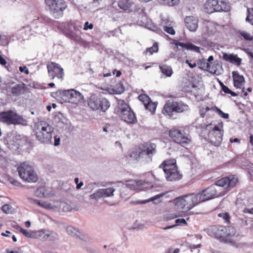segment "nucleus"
I'll return each instance as SVG.
<instances>
[{"label": "nucleus", "mask_w": 253, "mask_h": 253, "mask_svg": "<svg viewBox=\"0 0 253 253\" xmlns=\"http://www.w3.org/2000/svg\"><path fill=\"white\" fill-rule=\"evenodd\" d=\"M115 189L113 188L109 187L99 189L96 193L90 195L91 199H97L101 197H108L113 196Z\"/></svg>", "instance_id": "obj_20"}, {"label": "nucleus", "mask_w": 253, "mask_h": 253, "mask_svg": "<svg viewBox=\"0 0 253 253\" xmlns=\"http://www.w3.org/2000/svg\"><path fill=\"white\" fill-rule=\"evenodd\" d=\"M44 1L51 14L56 19L63 16V11L67 7L64 0H45Z\"/></svg>", "instance_id": "obj_10"}, {"label": "nucleus", "mask_w": 253, "mask_h": 253, "mask_svg": "<svg viewBox=\"0 0 253 253\" xmlns=\"http://www.w3.org/2000/svg\"><path fill=\"white\" fill-rule=\"evenodd\" d=\"M47 69L48 76L51 80L56 78L61 82L63 80L64 70L58 64L53 62H48Z\"/></svg>", "instance_id": "obj_13"}, {"label": "nucleus", "mask_w": 253, "mask_h": 253, "mask_svg": "<svg viewBox=\"0 0 253 253\" xmlns=\"http://www.w3.org/2000/svg\"><path fill=\"white\" fill-rule=\"evenodd\" d=\"M173 43L174 44L176 49H178V46H180L183 50L193 51L197 53L200 52L199 47L190 42L184 43L178 40H174Z\"/></svg>", "instance_id": "obj_19"}, {"label": "nucleus", "mask_w": 253, "mask_h": 253, "mask_svg": "<svg viewBox=\"0 0 253 253\" xmlns=\"http://www.w3.org/2000/svg\"><path fill=\"white\" fill-rule=\"evenodd\" d=\"M210 64L205 59H202L199 61L198 66L200 69L207 71L208 67L210 66Z\"/></svg>", "instance_id": "obj_33"}, {"label": "nucleus", "mask_w": 253, "mask_h": 253, "mask_svg": "<svg viewBox=\"0 0 253 253\" xmlns=\"http://www.w3.org/2000/svg\"><path fill=\"white\" fill-rule=\"evenodd\" d=\"M163 4L169 6L177 5L179 3V0H160Z\"/></svg>", "instance_id": "obj_35"}, {"label": "nucleus", "mask_w": 253, "mask_h": 253, "mask_svg": "<svg viewBox=\"0 0 253 253\" xmlns=\"http://www.w3.org/2000/svg\"><path fill=\"white\" fill-rule=\"evenodd\" d=\"M11 183L13 185L16 186H19L20 185V183L19 181H18L17 180H14V179H12L11 181Z\"/></svg>", "instance_id": "obj_54"}, {"label": "nucleus", "mask_w": 253, "mask_h": 253, "mask_svg": "<svg viewBox=\"0 0 253 253\" xmlns=\"http://www.w3.org/2000/svg\"><path fill=\"white\" fill-rule=\"evenodd\" d=\"M140 153L142 156L145 155L149 158L156 153V145L150 142H146L138 145Z\"/></svg>", "instance_id": "obj_16"}, {"label": "nucleus", "mask_w": 253, "mask_h": 253, "mask_svg": "<svg viewBox=\"0 0 253 253\" xmlns=\"http://www.w3.org/2000/svg\"><path fill=\"white\" fill-rule=\"evenodd\" d=\"M218 65V63L210 64V66L208 67L207 71L213 75H219V73L217 70V66Z\"/></svg>", "instance_id": "obj_34"}, {"label": "nucleus", "mask_w": 253, "mask_h": 253, "mask_svg": "<svg viewBox=\"0 0 253 253\" xmlns=\"http://www.w3.org/2000/svg\"><path fill=\"white\" fill-rule=\"evenodd\" d=\"M145 177L146 179L143 180H130L128 181L127 186L130 189L134 190H146L163 187L161 180L156 177L152 173L150 172L146 173Z\"/></svg>", "instance_id": "obj_2"}, {"label": "nucleus", "mask_w": 253, "mask_h": 253, "mask_svg": "<svg viewBox=\"0 0 253 253\" xmlns=\"http://www.w3.org/2000/svg\"><path fill=\"white\" fill-rule=\"evenodd\" d=\"M223 134V124L215 126L208 133V137L210 142L215 146L220 144Z\"/></svg>", "instance_id": "obj_14"}, {"label": "nucleus", "mask_w": 253, "mask_h": 253, "mask_svg": "<svg viewBox=\"0 0 253 253\" xmlns=\"http://www.w3.org/2000/svg\"><path fill=\"white\" fill-rule=\"evenodd\" d=\"M168 193V192L167 193H162L159 194H158L153 197L150 198V199L146 200H143V201H137L135 202L136 204H146L147 203L150 202H154L156 200L159 199L160 198L164 196L165 195H167Z\"/></svg>", "instance_id": "obj_29"}, {"label": "nucleus", "mask_w": 253, "mask_h": 253, "mask_svg": "<svg viewBox=\"0 0 253 253\" xmlns=\"http://www.w3.org/2000/svg\"><path fill=\"white\" fill-rule=\"evenodd\" d=\"M113 4L124 11L130 12L134 2L132 0H114Z\"/></svg>", "instance_id": "obj_18"}, {"label": "nucleus", "mask_w": 253, "mask_h": 253, "mask_svg": "<svg viewBox=\"0 0 253 253\" xmlns=\"http://www.w3.org/2000/svg\"><path fill=\"white\" fill-rule=\"evenodd\" d=\"M169 136L174 142L183 147L187 146L192 143L191 136L183 130L173 128L169 130Z\"/></svg>", "instance_id": "obj_9"}, {"label": "nucleus", "mask_w": 253, "mask_h": 253, "mask_svg": "<svg viewBox=\"0 0 253 253\" xmlns=\"http://www.w3.org/2000/svg\"><path fill=\"white\" fill-rule=\"evenodd\" d=\"M82 26L77 22L69 21L64 24L63 32L68 38L77 41L79 40V35L81 33Z\"/></svg>", "instance_id": "obj_11"}, {"label": "nucleus", "mask_w": 253, "mask_h": 253, "mask_svg": "<svg viewBox=\"0 0 253 253\" xmlns=\"http://www.w3.org/2000/svg\"><path fill=\"white\" fill-rule=\"evenodd\" d=\"M238 182L239 179L235 175H230L217 180L215 182V185L222 187L223 189L217 190L215 186H211L203 190L202 192L197 194L200 203L213 198L224 196L232 188L235 187Z\"/></svg>", "instance_id": "obj_1"}, {"label": "nucleus", "mask_w": 253, "mask_h": 253, "mask_svg": "<svg viewBox=\"0 0 253 253\" xmlns=\"http://www.w3.org/2000/svg\"><path fill=\"white\" fill-rule=\"evenodd\" d=\"M175 101H168L165 104L162 110V113L165 115H168L170 117L172 116V113L174 112Z\"/></svg>", "instance_id": "obj_24"}, {"label": "nucleus", "mask_w": 253, "mask_h": 253, "mask_svg": "<svg viewBox=\"0 0 253 253\" xmlns=\"http://www.w3.org/2000/svg\"><path fill=\"white\" fill-rule=\"evenodd\" d=\"M250 142L253 146V135L251 134L250 136Z\"/></svg>", "instance_id": "obj_61"}, {"label": "nucleus", "mask_w": 253, "mask_h": 253, "mask_svg": "<svg viewBox=\"0 0 253 253\" xmlns=\"http://www.w3.org/2000/svg\"><path fill=\"white\" fill-rule=\"evenodd\" d=\"M184 21L186 27L190 31H195L197 29L198 20L194 16L186 17Z\"/></svg>", "instance_id": "obj_23"}, {"label": "nucleus", "mask_w": 253, "mask_h": 253, "mask_svg": "<svg viewBox=\"0 0 253 253\" xmlns=\"http://www.w3.org/2000/svg\"><path fill=\"white\" fill-rule=\"evenodd\" d=\"M12 207L8 204H5L3 205L1 208L2 211L5 213H9L12 211Z\"/></svg>", "instance_id": "obj_44"}, {"label": "nucleus", "mask_w": 253, "mask_h": 253, "mask_svg": "<svg viewBox=\"0 0 253 253\" xmlns=\"http://www.w3.org/2000/svg\"><path fill=\"white\" fill-rule=\"evenodd\" d=\"M141 157H142V156L140 153L138 146L137 149L130 151L126 155V158L131 160H137Z\"/></svg>", "instance_id": "obj_27"}, {"label": "nucleus", "mask_w": 253, "mask_h": 253, "mask_svg": "<svg viewBox=\"0 0 253 253\" xmlns=\"http://www.w3.org/2000/svg\"><path fill=\"white\" fill-rule=\"evenodd\" d=\"M0 44H1L2 45L6 44V42L2 41V37L0 35Z\"/></svg>", "instance_id": "obj_60"}, {"label": "nucleus", "mask_w": 253, "mask_h": 253, "mask_svg": "<svg viewBox=\"0 0 253 253\" xmlns=\"http://www.w3.org/2000/svg\"><path fill=\"white\" fill-rule=\"evenodd\" d=\"M159 67L162 73L166 77H169L172 75L173 71L170 66L163 64L160 65Z\"/></svg>", "instance_id": "obj_28"}, {"label": "nucleus", "mask_w": 253, "mask_h": 253, "mask_svg": "<svg viewBox=\"0 0 253 253\" xmlns=\"http://www.w3.org/2000/svg\"><path fill=\"white\" fill-rule=\"evenodd\" d=\"M241 36L247 41H252L253 40V38L250 36V35L246 32H242L241 33Z\"/></svg>", "instance_id": "obj_46"}, {"label": "nucleus", "mask_w": 253, "mask_h": 253, "mask_svg": "<svg viewBox=\"0 0 253 253\" xmlns=\"http://www.w3.org/2000/svg\"><path fill=\"white\" fill-rule=\"evenodd\" d=\"M201 246V244H198V245H190L189 246V248L191 249H197V248H200Z\"/></svg>", "instance_id": "obj_53"}, {"label": "nucleus", "mask_w": 253, "mask_h": 253, "mask_svg": "<svg viewBox=\"0 0 253 253\" xmlns=\"http://www.w3.org/2000/svg\"><path fill=\"white\" fill-rule=\"evenodd\" d=\"M159 50V46L157 42H155L152 47L147 48L144 51V54L146 56L151 55L154 53H157Z\"/></svg>", "instance_id": "obj_31"}, {"label": "nucleus", "mask_w": 253, "mask_h": 253, "mask_svg": "<svg viewBox=\"0 0 253 253\" xmlns=\"http://www.w3.org/2000/svg\"><path fill=\"white\" fill-rule=\"evenodd\" d=\"M10 234V232L9 231H6L5 233L2 232L1 233V235L2 236H8V234Z\"/></svg>", "instance_id": "obj_57"}, {"label": "nucleus", "mask_w": 253, "mask_h": 253, "mask_svg": "<svg viewBox=\"0 0 253 253\" xmlns=\"http://www.w3.org/2000/svg\"><path fill=\"white\" fill-rule=\"evenodd\" d=\"M222 90L223 91H224L225 93L227 94H230L232 96L235 97L237 96V94L232 90H231L227 86L225 85L224 86H222Z\"/></svg>", "instance_id": "obj_45"}, {"label": "nucleus", "mask_w": 253, "mask_h": 253, "mask_svg": "<svg viewBox=\"0 0 253 253\" xmlns=\"http://www.w3.org/2000/svg\"><path fill=\"white\" fill-rule=\"evenodd\" d=\"M234 86L236 88H241L244 84L245 80L244 76L241 75L238 71H233L232 73Z\"/></svg>", "instance_id": "obj_22"}, {"label": "nucleus", "mask_w": 253, "mask_h": 253, "mask_svg": "<svg viewBox=\"0 0 253 253\" xmlns=\"http://www.w3.org/2000/svg\"><path fill=\"white\" fill-rule=\"evenodd\" d=\"M24 121L23 118L15 111L8 110L0 113V122L7 125H17Z\"/></svg>", "instance_id": "obj_12"}, {"label": "nucleus", "mask_w": 253, "mask_h": 253, "mask_svg": "<svg viewBox=\"0 0 253 253\" xmlns=\"http://www.w3.org/2000/svg\"><path fill=\"white\" fill-rule=\"evenodd\" d=\"M25 225L26 227L29 228L31 226V222L29 221H27L25 223Z\"/></svg>", "instance_id": "obj_59"}, {"label": "nucleus", "mask_w": 253, "mask_h": 253, "mask_svg": "<svg viewBox=\"0 0 253 253\" xmlns=\"http://www.w3.org/2000/svg\"><path fill=\"white\" fill-rule=\"evenodd\" d=\"M9 89H10V95L18 97L26 93L27 92L28 88L25 84L22 83L9 87Z\"/></svg>", "instance_id": "obj_17"}, {"label": "nucleus", "mask_w": 253, "mask_h": 253, "mask_svg": "<svg viewBox=\"0 0 253 253\" xmlns=\"http://www.w3.org/2000/svg\"><path fill=\"white\" fill-rule=\"evenodd\" d=\"M62 97L65 102L77 104L83 99V96L80 92L75 89H70L64 90Z\"/></svg>", "instance_id": "obj_15"}, {"label": "nucleus", "mask_w": 253, "mask_h": 253, "mask_svg": "<svg viewBox=\"0 0 253 253\" xmlns=\"http://www.w3.org/2000/svg\"><path fill=\"white\" fill-rule=\"evenodd\" d=\"M34 203L39 206L40 207H42L45 209H49L50 207V204L45 202H40L39 200H35Z\"/></svg>", "instance_id": "obj_41"}, {"label": "nucleus", "mask_w": 253, "mask_h": 253, "mask_svg": "<svg viewBox=\"0 0 253 253\" xmlns=\"http://www.w3.org/2000/svg\"><path fill=\"white\" fill-rule=\"evenodd\" d=\"M16 229L19 231L20 233H22L25 236L31 238L32 237V233L27 231L26 230L22 228L19 226H17L15 227Z\"/></svg>", "instance_id": "obj_40"}, {"label": "nucleus", "mask_w": 253, "mask_h": 253, "mask_svg": "<svg viewBox=\"0 0 253 253\" xmlns=\"http://www.w3.org/2000/svg\"><path fill=\"white\" fill-rule=\"evenodd\" d=\"M67 231L69 233L72 234L74 233L76 235V229H74L73 227L69 226L67 228Z\"/></svg>", "instance_id": "obj_50"}, {"label": "nucleus", "mask_w": 253, "mask_h": 253, "mask_svg": "<svg viewBox=\"0 0 253 253\" xmlns=\"http://www.w3.org/2000/svg\"><path fill=\"white\" fill-rule=\"evenodd\" d=\"M229 5L228 2L223 0H218L217 11H227L229 10Z\"/></svg>", "instance_id": "obj_30"}, {"label": "nucleus", "mask_w": 253, "mask_h": 253, "mask_svg": "<svg viewBox=\"0 0 253 253\" xmlns=\"http://www.w3.org/2000/svg\"><path fill=\"white\" fill-rule=\"evenodd\" d=\"M209 110H212L211 108H210L208 106H206V107H201L200 109V116L202 118L205 117L206 113Z\"/></svg>", "instance_id": "obj_43"}, {"label": "nucleus", "mask_w": 253, "mask_h": 253, "mask_svg": "<svg viewBox=\"0 0 253 253\" xmlns=\"http://www.w3.org/2000/svg\"><path fill=\"white\" fill-rule=\"evenodd\" d=\"M222 58L224 60L231 63L236 64L238 66H240L242 63L241 59L239 58L237 55L233 54L223 53Z\"/></svg>", "instance_id": "obj_25"}, {"label": "nucleus", "mask_w": 253, "mask_h": 253, "mask_svg": "<svg viewBox=\"0 0 253 253\" xmlns=\"http://www.w3.org/2000/svg\"><path fill=\"white\" fill-rule=\"evenodd\" d=\"M138 99L145 106L147 103L151 100L148 95L145 94H141L138 96Z\"/></svg>", "instance_id": "obj_36"}, {"label": "nucleus", "mask_w": 253, "mask_h": 253, "mask_svg": "<svg viewBox=\"0 0 253 253\" xmlns=\"http://www.w3.org/2000/svg\"><path fill=\"white\" fill-rule=\"evenodd\" d=\"M6 64L7 62L6 60L0 55V64L3 66L6 67Z\"/></svg>", "instance_id": "obj_51"}, {"label": "nucleus", "mask_w": 253, "mask_h": 253, "mask_svg": "<svg viewBox=\"0 0 253 253\" xmlns=\"http://www.w3.org/2000/svg\"><path fill=\"white\" fill-rule=\"evenodd\" d=\"M89 107L93 111L106 112L110 106L109 101L100 94H92L87 99Z\"/></svg>", "instance_id": "obj_7"}, {"label": "nucleus", "mask_w": 253, "mask_h": 253, "mask_svg": "<svg viewBox=\"0 0 253 253\" xmlns=\"http://www.w3.org/2000/svg\"><path fill=\"white\" fill-rule=\"evenodd\" d=\"M7 252L9 253H20V252L18 250V251H10V252H8V251H7Z\"/></svg>", "instance_id": "obj_63"}, {"label": "nucleus", "mask_w": 253, "mask_h": 253, "mask_svg": "<svg viewBox=\"0 0 253 253\" xmlns=\"http://www.w3.org/2000/svg\"><path fill=\"white\" fill-rule=\"evenodd\" d=\"M173 203L178 210L188 211L200 203L197 194H190L175 198Z\"/></svg>", "instance_id": "obj_6"}, {"label": "nucleus", "mask_w": 253, "mask_h": 253, "mask_svg": "<svg viewBox=\"0 0 253 253\" xmlns=\"http://www.w3.org/2000/svg\"><path fill=\"white\" fill-rule=\"evenodd\" d=\"M93 28V25L92 24L89 23L88 22H86L84 25V30H87L88 29H92Z\"/></svg>", "instance_id": "obj_47"}, {"label": "nucleus", "mask_w": 253, "mask_h": 253, "mask_svg": "<svg viewBox=\"0 0 253 253\" xmlns=\"http://www.w3.org/2000/svg\"><path fill=\"white\" fill-rule=\"evenodd\" d=\"M249 173L251 176V177L252 179H253V169H251L250 171H249Z\"/></svg>", "instance_id": "obj_64"}, {"label": "nucleus", "mask_w": 253, "mask_h": 253, "mask_svg": "<svg viewBox=\"0 0 253 253\" xmlns=\"http://www.w3.org/2000/svg\"><path fill=\"white\" fill-rule=\"evenodd\" d=\"M116 72V77H119L121 76V75H122V72L120 71H117V70L115 69L113 71V74H115V73Z\"/></svg>", "instance_id": "obj_56"}, {"label": "nucleus", "mask_w": 253, "mask_h": 253, "mask_svg": "<svg viewBox=\"0 0 253 253\" xmlns=\"http://www.w3.org/2000/svg\"><path fill=\"white\" fill-rule=\"evenodd\" d=\"M218 0H207L204 4V9L208 13L217 11Z\"/></svg>", "instance_id": "obj_21"}, {"label": "nucleus", "mask_w": 253, "mask_h": 253, "mask_svg": "<svg viewBox=\"0 0 253 253\" xmlns=\"http://www.w3.org/2000/svg\"><path fill=\"white\" fill-rule=\"evenodd\" d=\"M160 168L163 169L168 181H177L182 177L178 170L175 159H168L164 161L160 166Z\"/></svg>", "instance_id": "obj_5"}, {"label": "nucleus", "mask_w": 253, "mask_h": 253, "mask_svg": "<svg viewBox=\"0 0 253 253\" xmlns=\"http://www.w3.org/2000/svg\"><path fill=\"white\" fill-rule=\"evenodd\" d=\"M157 106V103L153 102L151 100L144 106L145 109L149 110L152 114H154L155 112Z\"/></svg>", "instance_id": "obj_32"}, {"label": "nucleus", "mask_w": 253, "mask_h": 253, "mask_svg": "<svg viewBox=\"0 0 253 253\" xmlns=\"http://www.w3.org/2000/svg\"><path fill=\"white\" fill-rule=\"evenodd\" d=\"M189 109V106L183 102L175 101L174 112L181 113L187 111Z\"/></svg>", "instance_id": "obj_26"}, {"label": "nucleus", "mask_w": 253, "mask_h": 253, "mask_svg": "<svg viewBox=\"0 0 253 253\" xmlns=\"http://www.w3.org/2000/svg\"><path fill=\"white\" fill-rule=\"evenodd\" d=\"M185 63L188 65L191 68H194L196 67L197 64L196 63H191L189 60H186Z\"/></svg>", "instance_id": "obj_49"}, {"label": "nucleus", "mask_w": 253, "mask_h": 253, "mask_svg": "<svg viewBox=\"0 0 253 253\" xmlns=\"http://www.w3.org/2000/svg\"><path fill=\"white\" fill-rule=\"evenodd\" d=\"M117 86L121 88V89L118 91V93H121L124 91V88L122 84H118Z\"/></svg>", "instance_id": "obj_55"}, {"label": "nucleus", "mask_w": 253, "mask_h": 253, "mask_svg": "<svg viewBox=\"0 0 253 253\" xmlns=\"http://www.w3.org/2000/svg\"><path fill=\"white\" fill-rule=\"evenodd\" d=\"M177 217V215L176 214L172 215L171 216L167 217V219H173Z\"/></svg>", "instance_id": "obj_62"}, {"label": "nucleus", "mask_w": 253, "mask_h": 253, "mask_svg": "<svg viewBox=\"0 0 253 253\" xmlns=\"http://www.w3.org/2000/svg\"><path fill=\"white\" fill-rule=\"evenodd\" d=\"M54 145L55 146H58L60 144V139L59 137L56 136L54 137Z\"/></svg>", "instance_id": "obj_52"}, {"label": "nucleus", "mask_w": 253, "mask_h": 253, "mask_svg": "<svg viewBox=\"0 0 253 253\" xmlns=\"http://www.w3.org/2000/svg\"><path fill=\"white\" fill-rule=\"evenodd\" d=\"M211 109L212 111L216 112L220 117L224 119H228L229 118V115L228 114L224 113L216 106L211 107Z\"/></svg>", "instance_id": "obj_37"}, {"label": "nucleus", "mask_w": 253, "mask_h": 253, "mask_svg": "<svg viewBox=\"0 0 253 253\" xmlns=\"http://www.w3.org/2000/svg\"><path fill=\"white\" fill-rule=\"evenodd\" d=\"M20 178L28 182H36L38 176L32 166L26 162L21 163L17 168Z\"/></svg>", "instance_id": "obj_8"}, {"label": "nucleus", "mask_w": 253, "mask_h": 253, "mask_svg": "<svg viewBox=\"0 0 253 253\" xmlns=\"http://www.w3.org/2000/svg\"><path fill=\"white\" fill-rule=\"evenodd\" d=\"M54 129L53 127L48 123L39 121L35 124L33 132L40 143L49 144L52 143Z\"/></svg>", "instance_id": "obj_3"}, {"label": "nucleus", "mask_w": 253, "mask_h": 253, "mask_svg": "<svg viewBox=\"0 0 253 253\" xmlns=\"http://www.w3.org/2000/svg\"><path fill=\"white\" fill-rule=\"evenodd\" d=\"M218 216L222 218L225 223L227 224H229L230 222V216L228 213L227 212H222L218 214Z\"/></svg>", "instance_id": "obj_39"}, {"label": "nucleus", "mask_w": 253, "mask_h": 253, "mask_svg": "<svg viewBox=\"0 0 253 253\" xmlns=\"http://www.w3.org/2000/svg\"><path fill=\"white\" fill-rule=\"evenodd\" d=\"M84 185V183L83 182H80L79 184H77L76 186V188L77 189H79L81 188V187Z\"/></svg>", "instance_id": "obj_58"}, {"label": "nucleus", "mask_w": 253, "mask_h": 253, "mask_svg": "<svg viewBox=\"0 0 253 253\" xmlns=\"http://www.w3.org/2000/svg\"><path fill=\"white\" fill-rule=\"evenodd\" d=\"M175 223L176 224V225H173L171 226H167V227L164 228V229L167 230V229H169L170 228H172L176 226L177 225H179L180 224H183L185 225H186L187 224V223L186 220H185L183 218H178V219H176Z\"/></svg>", "instance_id": "obj_38"}, {"label": "nucleus", "mask_w": 253, "mask_h": 253, "mask_svg": "<svg viewBox=\"0 0 253 253\" xmlns=\"http://www.w3.org/2000/svg\"><path fill=\"white\" fill-rule=\"evenodd\" d=\"M163 29L166 33L170 35H174L175 34V31L172 26H164Z\"/></svg>", "instance_id": "obj_42"}, {"label": "nucleus", "mask_w": 253, "mask_h": 253, "mask_svg": "<svg viewBox=\"0 0 253 253\" xmlns=\"http://www.w3.org/2000/svg\"><path fill=\"white\" fill-rule=\"evenodd\" d=\"M19 70L21 72H24L27 75L29 73V70L26 66H20L19 67Z\"/></svg>", "instance_id": "obj_48"}, {"label": "nucleus", "mask_w": 253, "mask_h": 253, "mask_svg": "<svg viewBox=\"0 0 253 253\" xmlns=\"http://www.w3.org/2000/svg\"><path fill=\"white\" fill-rule=\"evenodd\" d=\"M115 111L120 119L127 124L133 125L137 123L135 113L124 100H118Z\"/></svg>", "instance_id": "obj_4"}]
</instances>
